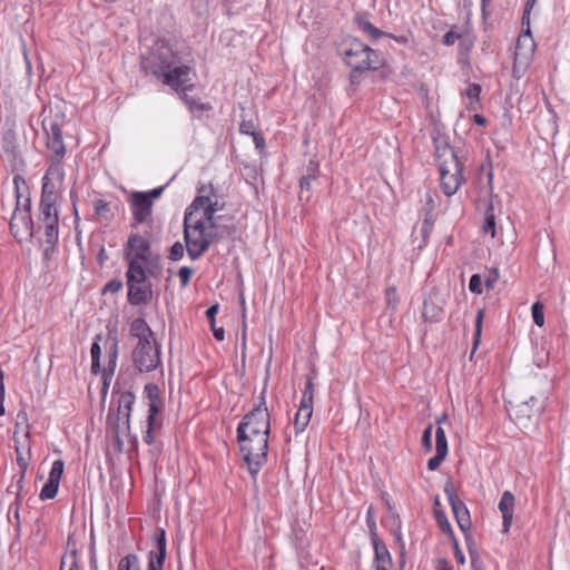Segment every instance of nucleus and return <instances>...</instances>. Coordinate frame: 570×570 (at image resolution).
<instances>
[{
  "instance_id": "nucleus-2",
  "label": "nucleus",
  "mask_w": 570,
  "mask_h": 570,
  "mask_svg": "<svg viewBox=\"0 0 570 570\" xmlns=\"http://www.w3.org/2000/svg\"><path fill=\"white\" fill-rule=\"evenodd\" d=\"M337 52L351 68L350 81L352 85H358L365 71L376 70L382 65L379 53L356 38L341 42Z\"/></svg>"
},
{
  "instance_id": "nucleus-15",
  "label": "nucleus",
  "mask_w": 570,
  "mask_h": 570,
  "mask_svg": "<svg viewBox=\"0 0 570 570\" xmlns=\"http://www.w3.org/2000/svg\"><path fill=\"white\" fill-rule=\"evenodd\" d=\"M127 247L128 253L126 259L128 264L136 262L139 266H142L144 262H149V258L154 256L150 250L149 242L139 234L131 235L128 238Z\"/></svg>"
},
{
  "instance_id": "nucleus-26",
  "label": "nucleus",
  "mask_w": 570,
  "mask_h": 570,
  "mask_svg": "<svg viewBox=\"0 0 570 570\" xmlns=\"http://www.w3.org/2000/svg\"><path fill=\"white\" fill-rule=\"evenodd\" d=\"M317 167H318L317 164L311 161L309 166L307 168V174L303 175L302 178L299 179V187H301L299 199L301 200H303V199H305L306 202L309 200L311 194L308 191L311 190L312 180H314L317 177V171H318Z\"/></svg>"
},
{
  "instance_id": "nucleus-56",
  "label": "nucleus",
  "mask_w": 570,
  "mask_h": 570,
  "mask_svg": "<svg viewBox=\"0 0 570 570\" xmlns=\"http://www.w3.org/2000/svg\"><path fill=\"white\" fill-rule=\"evenodd\" d=\"M100 340H101V336L97 335L94 340V343H92L91 350H90L91 361H95L96 363H97V361L100 360V355H101V347L99 344Z\"/></svg>"
},
{
  "instance_id": "nucleus-41",
  "label": "nucleus",
  "mask_w": 570,
  "mask_h": 570,
  "mask_svg": "<svg viewBox=\"0 0 570 570\" xmlns=\"http://www.w3.org/2000/svg\"><path fill=\"white\" fill-rule=\"evenodd\" d=\"M242 117L243 119L239 124V132L248 136L255 134L257 129L254 117L250 116L249 118H247V115H243Z\"/></svg>"
},
{
  "instance_id": "nucleus-12",
  "label": "nucleus",
  "mask_w": 570,
  "mask_h": 570,
  "mask_svg": "<svg viewBox=\"0 0 570 570\" xmlns=\"http://www.w3.org/2000/svg\"><path fill=\"white\" fill-rule=\"evenodd\" d=\"M136 396L130 391H125L119 394L117 414L112 422V430L116 434L119 432L129 431L130 429V413L135 403Z\"/></svg>"
},
{
  "instance_id": "nucleus-46",
  "label": "nucleus",
  "mask_w": 570,
  "mask_h": 570,
  "mask_svg": "<svg viewBox=\"0 0 570 570\" xmlns=\"http://www.w3.org/2000/svg\"><path fill=\"white\" fill-rule=\"evenodd\" d=\"M313 401H314V383H313V377L308 376L305 382V387L303 391V396H302L301 402L313 405Z\"/></svg>"
},
{
  "instance_id": "nucleus-58",
  "label": "nucleus",
  "mask_w": 570,
  "mask_h": 570,
  "mask_svg": "<svg viewBox=\"0 0 570 570\" xmlns=\"http://www.w3.org/2000/svg\"><path fill=\"white\" fill-rule=\"evenodd\" d=\"M535 3H537V0H527L525 1L523 16H522V20H521V23L523 27H524V24H529L530 14H531V11L534 8Z\"/></svg>"
},
{
  "instance_id": "nucleus-20",
  "label": "nucleus",
  "mask_w": 570,
  "mask_h": 570,
  "mask_svg": "<svg viewBox=\"0 0 570 570\" xmlns=\"http://www.w3.org/2000/svg\"><path fill=\"white\" fill-rule=\"evenodd\" d=\"M374 549L373 567L375 570H390L392 567V558L385 543L381 540L372 541Z\"/></svg>"
},
{
  "instance_id": "nucleus-64",
  "label": "nucleus",
  "mask_w": 570,
  "mask_h": 570,
  "mask_svg": "<svg viewBox=\"0 0 570 570\" xmlns=\"http://www.w3.org/2000/svg\"><path fill=\"white\" fill-rule=\"evenodd\" d=\"M164 190H165V186H160V187H157L149 191H144V193L148 196L150 202L154 204V199L160 197L161 194L164 193Z\"/></svg>"
},
{
  "instance_id": "nucleus-7",
  "label": "nucleus",
  "mask_w": 570,
  "mask_h": 570,
  "mask_svg": "<svg viewBox=\"0 0 570 570\" xmlns=\"http://www.w3.org/2000/svg\"><path fill=\"white\" fill-rule=\"evenodd\" d=\"M271 432V415L266 406V386L259 394V402L252 411L244 415L243 420L237 426V434L243 435H259L265 434L269 436Z\"/></svg>"
},
{
  "instance_id": "nucleus-27",
  "label": "nucleus",
  "mask_w": 570,
  "mask_h": 570,
  "mask_svg": "<svg viewBox=\"0 0 570 570\" xmlns=\"http://www.w3.org/2000/svg\"><path fill=\"white\" fill-rule=\"evenodd\" d=\"M542 411V405H538L535 409L530 407L529 402H522L517 405L514 410V415L517 421L520 424L525 425L527 421H530L532 417H538Z\"/></svg>"
},
{
  "instance_id": "nucleus-29",
  "label": "nucleus",
  "mask_w": 570,
  "mask_h": 570,
  "mask_svg": "<svg viewBox=\"0 0 570 570\" xmlns=\"http://www.w3.org/2000/svg\"><path fill=\"white\" fill-rule=\"evenodd\" d=\"M58 225H59V222L43 223L45 237H46V244H47V247L45 248L46 256H48L49 253L55 250V247L58 243V236H59Z\"/></svg>"
},
{
  "instance_id": "nucleus-53",
  "label": "nucleus",
  "mask_w": 570,
  "mask_h": 570,
  "mask_svg": "<svg viewBox=\"0 0 570 570\" xmlns=\"http://www.w3.org/2000/svg\"><path fill=\"white\" fill-rule=\"evenodd\" d=\"M385 296L387 306L395 311L397 305L396 288L394 286L386 288Z\"/></svg>"
},
{
  "instance_id": "nucleus-21",
  "label": "nucleus",
  "mask_w": 570,
  "mask_h": 570,
  "mask_svg": "<svg viewBox=\"0 0 570 570\" xmlns=\"http://www.w3.org/2000/svg\"><path fill=\"white\" fill-rule=\"evenodd\" d=\"M535 43L533 40V37H521L519 36L515 45V51H514V66L518 62H528L531 55L533 53ZM515 67L513 68V71L515 72Z\"/></svg>"
},
{
  "instance_id": "nucleus-38",
  "label": "nucleus",
  "mask_w": 570,
  "mask_h": 570,
  "mask_svg": "<svg viewBox=\"0 0 570 570\" xmlns=\"http://www.w3.org/2000/svg\"><path fill=\"white\" fill-rule=\"evenodd\" d=\"M435 451L438 454L448 455V440L443 428L438 426L435 430Z\"/></svg>"
},
{
  "instance_id": "nucleus-17",
  "label": "nucleus",
  "mask_w": 570,
  "mask_h": 570,
  "mask_svg": "<svg viewBox=\"0 0 570 570\" xmlns=\"http://www.w3.org/2000/svg\"><path fill=\"white\" fill-rule=\"evenodd\" d=\"M167 556L165 530L161 529L156 537L155 548L148 553L147 570H164Z\"/></svg>"
},
{
  "instance_id": "nucleus-31",
  "label": "nucleus",
  "mask_w": 570,
  "mask_h": 570,
  "mask_svg": "<svg viewBox=\"0 0 570 570\" xmlns=\"http://www.w3.org/2000/svg\"><path fill=\"white\" fill-rule=\"evenodd\" d=\"M482 229L484 234H490L491 237L495 236V214L491 199L487 203Z\"/></svg>"
},
{
  "instance_id": "nucleus-54",
  "label": "nucleus",
  "mask_w": 570,
  "mask_h": 570,
  "mask_svg": "<svg viewBox=\"0 0 570 570\" xmlns=\"http://www.w3.org/2000/svg\"><path fill=\"white\" fill-rule=\"evenodd\" d=\"M157 426V421L150 422L147 420V431L144 434V442L151 445L155 442L154 429Z\"/></svg>"
},
{
  "instance_id": "nucleus-9",
  "label": "nucleus",
  "mask_w": 570,
  "mask_h": 570,
  "mask_svg": "<svg viewBox=\"0 0 570 570\" xmlns=\"http://www.w3.org/2000/svg\"><path fill=\"white\" fill-rule=\"evenodd\" d=\"M42 129L48 136L47 147L52 151L49 174L56 176L59 180L63 179L62 159L66 155V147L62 140V132L57 120L46 118L42 120Z\"/></svg>"
},
{
  "instance_id": "nucleus-43",
  "label": "nucleus",
  "mask_w": 570,
  "mask_h": 570,
  "mask_svg": "<svg viewBox=\"0 0 570 570\" xmlns=\"http://www.w3.org/2000/svg\"><path fill=\"white\" fill-rule=\"evenodd\" d=\"M544 306L541 302H534L531 307L532 318L535 325L542 327L544 325Z\"/></svg>"
},
{
  "instance_id": "nucleus-62",
  "label": "nucleus",
  "mask_w": 570,
  "mask_h": 570,
  "mask_svg": "<svg viewBox=\"0 0 570 570\" xmlns=\"http://www.w3.org/2000/svg\"><path fill=\"white\" fill-rule=\"evenodd\" d=\"M461 38V36L459 33H456L455 31L453 30H450L448 31L443 37H442V42L443 45L445 46H452L454 45V42L456 40H459Z\"/></svg>"
},
{
  "instance_id": "nucleus-51",
  "label": "nucleus",
  "mask_w": 570,
  "mask_h": 570,
  "mask_svg": "<svg viewBox=\"0 0 570 570\" xmlns=\"http://www.w3.org/2000/svg\"><path fill=\"white\" fill-rule=\"evenodd\" d=\"M469 289L474 294L482 293V279L479 274H473L469 282Z\"/></svg>"
},
{
  "instance_id": "nucleus-55",
  "label": "nucleus",
  "mask_w": 570,
  "mask_h": 570,
  "mask_svg": "<svg viewBox=\"0 0 570 570\" xmlns=\"http://www.w3.org/2000/svg\"><path fill=\"white\" fill-rule=\"evenodd\" d=\"M193 275V269L187 266H183L178 269V277L180 279V284L183 287L189 284L190 277Z\"/></svg>"
},
{
  "instance_id": "nucleus-24",
  "label": "nucleus",
  "mask_w": 570,
  "mask_h": 570,
  "mask_svg": "<svg viewBox=\"0 0 570 570\" xmlns=\"http://www.w3.org/2000/svg\"><path fill=\"white\" fill-rule=\"evenodd\" d=\"M130 334L138 338V343H144L154 340V333L147 322L141 318H135L130 324Z\"/></svg>"
},
{
  "instance_id": "nucleus-3",
  "label": "nucleus",
  "mask_w": 570,
  "mask_h": 570,
  "mask_svg": "<svg viewBox=\"0 0 570 570\" xmlns=\"http://www.w3.org/2000/svg\"><path fill=\"white\" fill-rule=\"evenodd\" d=\"M16 208L10 220V230L19 240L33 236L35 225L31 218V198L29 187L21 175L13 177Z\"/></svg>"
},
{
  "instance_id": "nucleus-40",
  "label": "nucleus",
  "mask_w": 570,
  "mask_h": 570,
  "mask_svg": "<svg viewBox=\"0 0 570 570\" xmlns=\"http://www.w3.org/2000/svg\"><path fill=\"white\" fill-rule=\"evenodd\" d=\"M58 488H59V483L47 480V482L45 483V485L42 487V489L40 491V494H39L40 499L42 501L53 499L57 495Z\"/></svg>"
},
{
  "instance_id": "nucleus-60",
  "label": "nucleus",
  "mask_w": 570,
  "mask_h": 570,
  "mask_svg": "<svg viewBox=\"0 0 570 570\" xmlns=\"http://www.w3.org/2000/svg\"><path fill=\"white\" fill-rule=\"evenodd\" d=\"M70 561H73L75 564H78L76 550H72L69 554H66L62 557L61 563H60V570H69V566H67V563Z\"/></svg>"
},
{
  "instance_id": "nucleus-13",
  "label": "nucleus",
  "mask_w": 570,
  "mask_h": 570,
  "mask_svg": "<svg viewBox=\"0 0 570 570\" xmlns=\"http://www.w3.org/2000/svg\"><path fill=\"white\" fill-rule=\"evenodd\" d=\"M444 493L446 494L459 528L462 532L466 533L471 529L472 521L465 503L454 493L452 484L445 485Z\"/></svg>"
},
{
  "instance_id": "nucleus-50",
  "label": "nucleus",
  "mask_w": 570,
  "mask_h": 570,
  "mask_svg": "<svg viewBox=\"0 0 570 570\" xmlns=\"http://www.w3.org/2000/svg\"><path fill=\"white\" fill-rule=\"evenodd\" d=\"M124 284L120 279H117V278H114V279H110L108 283H106V285L104 286L102 288V294H107V293H118L121 288H122Z\"/></svg>"
},
{
  "instance_id": "nucleus-61",
  "label": "nucleus",
  "mask_w": 570,
  "mask_h": 570,
  "mask_svg": "<svg viewBox=\"0 0 570 570\" xmlns=\"http://www.w3.org/2000/svg\"><path fill=\"white\" fill-rule=\"evenodd\" d=\"M499 279V273L497 269H492L489 272V275L484 279V285L488 289H491L494 287V284Z\"/></svg>"
},
{
  "instance_id": "nucleus-25",
  "label": "nucleus",
  "mask_w": 570,
  "mask_h": 570,
  "mask_svg": "<svg viewBox=\"0 0 570 570\" xmlns=\"http://www.w3.org/2000/svg\"><path fill=\"white\" fill-rule=\"evenodd\" d=\"M312 414L313 405L301 402L299 407L294 417V429L296 434L302 433L307 428Z\"/></svg>"
},
{
  "instance_id": "nucleus-28",
  "label": "nucleus",
  "mask_w": 570,
  "mask_h": 570,
  "mask_svg": "<svg viewBox=\"0 0 570 570\" xmlns=\"http://www.w3.org/2000/svg\"><path fill=\"white\" fill-rule=\"evenodd\" d=\"M52 179L60 181L56 176L49 174V169L42 178V190L40 200L57 202V187Z\"/></svg>"
},
{
  "instance_id": "nucleus-8",
  "label": "nucleus",
  "mask_w": 570,
  "mask_h": 570,
  "mask_svg": "<svg viewBox=\"0 0 570 570\" xmlns=\"http://www.w3.org/2000/svg\"><path fill=\"white\" fill-rule=\"evenodd\" d=\"M128 302L134 305H146L153 298L151 283L147 279L145 267L130 262L126 272Z\"/></svg>"
},
{
  "instance_id": "nucleus-18",
  "label": "nucleus",
  "mask_w": 570,
  "mask_h": 570,
  "mask_svg": "<svg viewBox=\"0 0 570 570\" xmlns=\"http://www.w3.org/2000/svg\"><path fill=\"white\" fill-rule=\"evenodd\" d=\"M144 394L148 401V421L155 422L156 415L160 413L164 407L160 389L156 383H147L144 387Z\"/></svg>"
},
{
  "instance_id": "nucleus-42",
  "label": "nucleus",
  "mask_w": 570,
  "mask_h": 570,
  "mask_svg": "<svg viewBox=\"0 0 570 570\" xmlns=\"http://www.w3.org/2000/svg\"><path fill=\"white\" fill-rule=\"evenodd\" d=\"M146 266V274L148 273L150 276H158L161 273L160 257L155 255L149 258V262H144L142 266Z\"/></svg>"
},
{
  "instance_id": "nucleus-14",
  "label": "nucleus",
  "mask_w": 570,
  "mask_h": 570,
  "mask_svg": "<svg viewBox=\"0 0 570 570\" xmlns=\"http://www.w3.org/2000/svg\"><path fill=\"white\" fill-rule=\"evenodd\" d=\"M130 210L137 224L151 222L153 203L144 191H132L129 197Z\"/></svg>"
},
{
  "instance_id": "nucleus-11",
  "label": "nucleus",
  "mask_w": 570,
  "mask_h": 570,
  "mask_svg": "<svg viewBox=\"0 0 570 570\" xmlns=\"http://www.w3.org/2000/svg\"><path fill=\"white\" fill-rule=\"evenodd\" d=\"M214 188L212 185L202 186L198 189V196L193 200L186 213H191L194 219H200L203 225L208 224L210 227H215V214L222 209V207H213L212 195Z\"/></svg>"
},
{
  "instance_id": "nucleus-48",
  "label": "nucleus",
  "mask_w": 570,
  "mask_h": 570,
  "mask_svg": "<svg viewBox=\"0 0 570 570\" xmlns=\"http://www.w3.org/2000/svg\"><path fill=\"white\" fill-rule=\"evenodd\" d=\"M184 253H185V247H184V245H183L180 242H176V243L170 247L168 258H169L170 261L177 262V261H179V259H181V258H183Z\"/></svg>"
},
{
  "instance_id": "nucleus-36",
  "label": "nucleus",
  "mask_w": 570,
  "mask_h": 570,
  "mask_svg": "<svg viewBox=\"0 0 570 570\" xmlns=\"http://www.w3.org/2000/svg\"><path fill=\"white\" fill-rule=\"evenodd\" d=\"M19 432H24V436L29 439L30 436V425L28 422V414L24 410H21L17 414L16 425H14V435Z\"/></svg>"
},
{
  "instance_id": "nucleus-37",
  "label": "nucleus",
  "mask_w": 570,
  "mask_h": 570,
  "mask_svg": "<svg viewBox=\"0 0 570 570\" xmlns=\"http://www.w3.org/2000/svg\"><path fill=\"white\" fill-rule=\"evenodd\" d=\"M442 313V308L436 307L433 303L428 301L423 303L422 316L425 321L435 322L441 317Z\"/></svg>"
},
{
  "instance_id": "nucleus-4",
  "label": "nucleus",
  "mask_w": 570,
  "mask_h": 570,
  "mask_svg": "<svg viewBox=\"0 0 570 570\" xmlns=\"http://www.w3.org/2000/svg\"><path fill=\"white\" fill-rule=\"evenodd\" d=\"M237 442L243 460L250 475L255 478L267 461L268 436L261 433L259 435H243L242 438L237 434Z\"/></svg>"
},
{
  "instance_id": "nucleus-32",
  "label": "nucleus",
  "mask_w": 570,
  "mask_h": 570,
  "mask_svg": "<svg viewBox=\"0 0 570 570\" xmlns=\"http://www.w3.org/2000/svg\"><path fill=\"white\" fill-rule=\"evenodd\" d=\"M190 89L191 88H183L181 91L178 92L185 105L189 108V110L191 112L209 110V105L202 104L187 94V91Z\"/></svg>"
},
{
  "instance_id": "nucleus-1",
  "label": "nucleus",
  "mask_w": 570,
  "mask_h": 570,
  "mask_svg": "<svg viewBox=\"0 0 570 570\" xmlns=\"http://www.w3.org/2000/svg\"><path fill=\"white\" fill-rule=\"evenodd\" d=\"M435 158L439 165L441 188L446 196L454 195L462 183L464 164L459 159L448 138L442 135L433 137Z\"/></svg>"
},
{
  "instance_id": "nucleus-63",
  "label": "nucleus",
  "mask_w": 570,
  "mask_h": 570,
  "mask_svg": "<svg viewBox=\"0 0 570 570\" xmlns=\"http://www.w3.org/2000/svg\"><path fill=\"white\" fill-rule=\"evenodd\" d=\"M250 136L253 137V141L255 144L256 149L259 151H263L265 149L264 136L259 131H256L255 134H253Z\"/></svg>"
},
{
  "instance_id": "nucleus-5",
  "label": "nucleus",
  "mask_w": 570,
  "mask_h": 570,
  "mask_svg": "<svg viewBox=\"0 0 570 570\" xmlns=\"http://www.w3.org/2000/svg\"><path fill=\"white\" fill-rule=\"evenodd\" d=\"M184 240L188 256L191 261H196L210 247L213 235L206 230L200 219L196 220L191 213H185Z\"/></svg>"
},
{
  "instance_id": "nucleus-44",
  "label": "nucleus",
  "mask_w": 570,
  "mask_h": 570,
  "mask_svg": "<svg viewBox=\"0 0 570 570\" xmlns=\"http://www.w3.org/2000/svg\"><path fill=\"white\" fill-rule=\"evenodd\" d=\"M63 465L65 464L62 460H56L51 465L48 480L56 483H60V479L63 473Z\"/></svg>"
},
{
  "instance_id": "nucleus-35",
  "label": "nucleus",
  "mask_w": 570,
  "mask_h": 570,
  "mask_svg": "<svg viewBox=\"0 0 570 570\" xmlns=\"http://www.w3.org/2000/svg\"><path fill=\"white\" fill-rule=\"evenodd\" d=\"M117 570H141L139 557L136 553L126 554L119 560Z\"/></svg>"
},
{
  "instance_id": "nucleus-6",
  "label": "nucleus",
  "mask_w": 570,
  "mask_h": 570,
  "mask_svg": "<svg viewBox=\"0 0 570 570\" xmlns=\"http://www.w3.org/2000/svg\"><path fill=\"white\" fill-rule=\"evenodd\" d=\"M177 59L176 52L164 39H157L147 52L141 53L140 66L145 72L160 79V75L171 68Z\"/></svg>"
},
{
  "instance_id": "nucleus-49",
  "label": "nucleus",
  "mask_w": 570,
  "mask_h": 570,
  "mask_svg": "<svg viewBox=\"0 0 570 570\" xmlns=\"http://www.w3.org/2000/svg\"><path fill=\"white\" fill-rule=\"evenodd\" d=\"M432 430L433 425L429 424L422 434L421 443L426 452H430L432 450Z\"/></svg>"
},
{
  "instance_id": "nucleus-45",
  "label": "nucleus",
  "mask_w": 570,
  "mask_h": 570,
  "mask_svg": "<svg viewBox=\"0 0 570 570\" xmlns=\"http://www.w3.org/2000/svg\"><path fill=\"white\" fill-rule=\"evenodd\" d=\"M435 519L440 530L453 538V531L445 513L442 511H435Z\"/></svg>"
},
{
  "instance_id": "nucleus-19",
  "label": "nucleus",
  "mask_w": 570,
  "mask_h": 570,
  "mask_svg": "<svg viewBox=\"0 0 570 570\" xmlns=\"http://www.w3.org/2000/svg\"><path fill=\"white\" fill-rule=\"evenodd\" d=\"M514 495L510 491H504L499 502V510L502 514L503 532H508L513 522Z\"/></svg>"
},
{
  "instance_id": "nucleus-16",
  "label": "nucleus",
  "mask_w": 570,
  "mask_h": 570,
  "mask_svg": "<svg viewBox=\"0 0 570 570\" xmlns=\"http://www.w3.org/2000/svg\"><path fill=\"white\" fill-rule=\"evenodd\" d=\"M189 72L190 68L188 66L174 65L160 75V80L176 92H179L183 88H193V85H187Z\"/></svg>"
},
{
  "instance_id": "nucleus-47",
  "label": "nucleus",
  "mask_w": 570,
  "mask_h": 570,
  "mask_svg": "<svg viewBox=\"0 0 570 570\" xmlns=\"http://www.w3.org/2000/svg\"><path fill=\"white\" fill-rule=\"evenodd\" d=\"M483 316H484V311L483 309H479L478 313H476V317H475V331H474V336H473V351L476 350V347H478V345L480 343Z\"/></svg>"
},
{
  "instance_id": "nucleus-57",
  "label": "nucleus",
  "mask_w": 570,
  "mask_h": 570,
  "mask_svg": "<svg viewBox=\"0 0 570 570\" xmlns=\"http://www.w3.org/2000/svg\"><path fill=\"white\" fill-rule=\"evenodd\" d=\"M481 86L479 83H471L465 94L466 96L471 99V100H474L475 102H479V98H480V94H481Z\"/></svg>"
},
{
  "instance_id": "nucleus-22",
  "label": "nucleus",
  "mask_w": 570,
  "mask_h": 570,
  "mask_svg": "<svg viewBox=\"0 0 570 570\" xmlns=\"http://www.w3.org/2000/svg\"><path fill=\"white\" fill-rule=\"evenodd\" d=\"M354 24L372 41H376L386 35V32L373 26L365 14H356L354 17Z\"/></svg>"
},
{
  "instance_id": "nucleus-23",
  "label": "nucleus",
  "mask_w": 570,
  "mask_h": 570,
  "mask_svg": "<svg viewBox=\"0 0 570 570\" xmlns=\"http://www.w3.org/2000/svg\"><path fill=\"white\" fill-rule=\"evenodd\" d=\"M106 345L108 348V366L107 368L104 370L105 381L107 380V373L111 376L117 366L119 341L116 333L114 335L108 336Z\"/></svg>"
},
{
  "instance_id": "nucleus-59",
  "label": "nucleus",
  "mask_w": 570,
  "mask_h": 570,
  "mask_svg": "<svg viewBox=\"0 0 570 570\" xmlns=\"http://www.w3.org/2000/svg\"><path fill=\"white\" fill-rule=\"evenodd\" d=\"M446 456L435 453L434 456H432L428 461V469L430 471H435L440 468L441 463L445 460Z\"/></svg>"
},
{
  "instance_id": "nucleus-30",
  "label": "nucleus",
  "mask_w": 570,
  "mask_h": 570,
  "mask_svg": "<svg viewBox=\"0 0 570 570\" xmlns=\"http://www.w3.org/2000/svg\"><path fill=\"white\" fill-rule=\"evenodd\" d=\"M56 202H43L40 200L39 205V220L43 223L59 222L58 210L55 206Z\"/></svg>"
},
{
  "instance_id": "nucleus-33",
  "label": "nucleus",
  "mask_w": 570,
  "mask_h": 570,
  "mask_svg": "<svg viewBox=\"0 0 570 570\" xmlns=\"http://www.w3.org/2000/svg\"><path fill=\"white\" fill-rule=\"evenodd\" d=\"M14 443H16V453H17V463L18 465L20 466L21 469V475H20V479L18 481V485L19 488H21L20 483L22 482L23 478H24V473L28 469V461L30 460V456H31V449H30V445L27 446V455H24L20 449V445L18 444V441L14 439Z\"/></svg>"
},
{
  "instance_id": "nucleus-39",
  "label": "nucleus",
  "mask_w": 570,
  "mask_h": 570,
  "mask_svg": "<svg viewBox=\"0 0 570 570\" xmlns=\"http://www.w3.org/2000/svg\"><path fill=\"white\" fill-rule=\"evenodd\" d=\"M94 209H95V214L98 217L104 218L105 220H110L114 216L111 213L109 203H107L102 199H98L95 202Z\"/></svg>"
},
{
  "instance_id": "nucleus-52",
  "label": "nucleus",
  "mask_w": 570,
  "mask_h": 570,
  "mask_svg": "<svg viewBox=\"0 0 570 570\" xmlns=\"http://www.w3.org/2000/svg\"><path fill=\"white\" fill-rule=\"evenodd\" d=\"M371 510H372L371 508H368V510H367L366 523H367V527L370 530L371 541H373V540L380 539V537L377 534L376 522H375L374 518L372 517Z\"/></svg>"
},
{
  "instance_id": "nucleus-34",
  "label": "nucleus",
  "mask_w": 570,
  "mask_h": 570,
  "mask_svg": "<svg viewBox=\"0 0 570 570\" xmlns=\"http://www.w3.org/2000/svg\"><path fill=\"white\" fill-rule=\"evenodd\" d=\"M218 305H212L210 307L207 308L206 311V316L209 321V324H210V328L213 331V335L214 337L222 342L224 341L225 338V331L223 327H217L216 325H214V316H216L217 312H218Z\"/></svg>"
},
{
  "instance_id": "nucleus-10",
  "label": "nucleus",
  "mask_w": 570,
  "mask_h": 570,
  "mask_svg": "<svg viewBox=\"0 0 570 570\" xmlns=\"http://www.w3.org/2000/svg\"><path fill=\"white\" fill-rule=\"evenodd\" d=\"M135 368L140 373H149L160 366V346L155 340L137 343L131 353Z\"/></svg>"
}]
</instances>
